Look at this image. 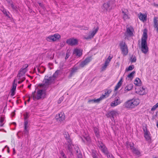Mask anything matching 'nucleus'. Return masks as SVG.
<instances>
[{"instance_id":"nucleus-1","label":"nucleus","mask_w":158,"mask_h":158,"mask_svg":"<svg viewBox=\"0 0 158 158\" xmlns=\"http://www.w3.org/2000/svg\"><path fill=\"white\" fill-rule=\"evenodd\" d=\"M60 72V70H57L52 76H45L43 81V84H41V85L42 86H46L54 83L56 78L58 76Z\"/></svg>"},{"instance_id":"nucleus-2","label":"nucleus","mask_w":158,"mask_h":158,"mask_svg":"<svg viewBox=\"0 0 158 158\" xmlns=\"http://www.w3.org/2000/svg\"><path fill=\"white\" fill-rule=\"evenodd\" d=\"M148 39L147 31L145 29L141 38V50L143 53L145 54L147 53L148 51V48L147 44Z\"/></svg>"},{"instance_id":"nucleus-3","label":"nucleus","mask_w":158,"mask_h":158,"mask_svg":"<svg viewBox=\"0 0 158 158\" xmlns=\"http://www.w3.org/2000/svg\"><path fill=\"white\" fill-rule=\"evenodd\" d=\"M139 103V101L138 99L133 98L126 102L124 103V106L127 108H133L137 106Z\"/></svg>"},{"instance_id":"nucleus-4","label":"nucleus","mask_w":158,"mask_h":158,"mask_svg":"<svg viewBox=\"0 0 158 158\" xmlns=\"http://www.w3.org/2000/svg\"><path fill=\"white\" fill-rule=\"evenodd\" d=\"M23 115L24 116V130L23 132H22V134H24L25 135H28L29 134V131L28 129V121L27 119L29 118L30 115L29 113L26 112L25 113L23 114Z\"/></svg>"},{"instance_id":"nucleus-5","label":"nucleus","mask_w":158,"mask_h":158,"mask_svg":"<svg viewBox=\"0 0 158 158\" xmlns=\"http://www.w3.org/2000/svg\"><path fill=\"white\" fill-rule=\"evenodd\" d=\"M114 6V3L112 0L104 3L102 6L103 11H109Z\"/></svg>"},{"instance_id":"nucleus-6","label":"nucleus","mask_w":158,"mask_h":158,"mask_svg":"<svg viewBox=\"0 0 158 158\" xmlns=\"http://www.w3.org/2000/svg\"><path fill=\"white\" fill-rule=\"evenodd\" d=\"M35 93L36 91H35L33 92L32 94L31 97H32L34 100H35L36 99L39 100L42 98H44L45 95V91L42 89H39L37 91L36 97L35 96Z\"/></svg>"},{"instance_id":"nucleus-7","label":"nucleus","mask_w":158,"mask_h":158,"mask_svg":"<svg viewBox=\"0 0 158 158\" xmlns=\"http://www.w3.org/2000/svg\"><path fill=\"white\" fill-rule=\"evenodd\" d=\"M119 46L123 55L124 56L127 55L128 53V49L127 46L125 42L123 41H120Z\"/></svg>"},{"instance_id":"nucleus-8","label":"nucleus","mask_w":158,"mask_h":158,"mask_svg":"<svg viewBox=\"0 0 158 158\" xmlns=\"http://www.w3.org/2000/svg\"><path fill=\"white\" fill-rule=\"evenodd\" d=\"M144 131V136L146 140L149 143H152L151 137L150 132L147 130L146 127H145L143 129Z\"/></svg>"},{"instance_id":"nucleus-9","label":"nucleus","mask_w":158,"mask_h":158,"mask_svg":"<svg viewBox=\"0 0 158 158\" xmlns=\"http://www.w3.org/2000/svg\"><path fill=\"white\" fill-rule=\"evenodd\" d=\"M25 68L20 69L17 75V77L18 78V80H20L21 79L20 77L23 76L27 72L26 68L28 66V65L27 64H26L25 65Z\"/></svg>"},{"instance_id":"nucleus-10","label":"nucleus","mask_w":158,"mask_h":158,"mask_svg":"<svg viewBox=\"0 0 158 158\" xmlns=\"http://www.w3.org/2000/svg\"><path fill=\"white\" fill-rule=\"evenodd\" d=\"M66 43L69 45L74 46L77 45L78 41L76 39L71 38L67 40Z\"/></svg>"},{"instance_id":"nucleus-11","label":"nucleus","mask_w":158,"mask_h":158,"mask_svg":"<svg viewBox=\"0 0 158 158\" xmlns=\"http://www.w3.org/2000/svg\"><path fill=\"white\" fill-rule=\"evenodd\" d=\"M79 69V68L76 66H74L73 67L71 68L70 73L68 76L69 79L70 78L72 77L74 75L75 73L77 72V70Z\"/></svg>"},{"instance_id":"nucleus-12","label":"nucleus","mask_w":158,"mask_h":158,"mask_svg":"<svg viewBox=\"0 0 158 158\" xmlns=\"http://www.w3.org/2000/svg\"><path fill=\"white\" fill-rule=\"evenodd\" d=\"M91 60V57H88L85 59L83 61L81 62L79 64V66L83 68Z\"/></svg>"},{"instance_id":"nucleus-13","label":"nucleus","mask_w":158,"mask_h":158,"mask_svg":"<svg viewBox=\"0 0 158 158\" xmlns=\"http://www.w3.org/2000/svg\"><path fill=\"white\" fill-rule=\"evenodd\" d=\"M117 114V112L114 110H112L108 112L106 114V116L108 118H111V120H112V119H114V117L116 116Z\"/></svg>"},{"instance_id":"nucleus-14","label":"nucleus","mask_w":158,"mask_h":158,"mask_svg":"<svg viewBox=\"0 0 158 158\" xmlns=\"http://www.w3.org/2000/svg\"><path fill=\"white\" fill-rule=\"evenodd\" d=\"M66 144L67 147L66 150H68L71 154H72V146L74 145L73 144L72 140H69V141H67Z\"/></svg>"},{"instance_id":"nucleus-15","label":"nucleus","mask_w":158,"mask_h":158,"mask_svg":"<svg viewBox=\"0 0 158 158\" xmlns=\"http://www.w3.org/2000/svg\"><path fill=\"white\" fill-rule=\"evenodd\" d=\"M119 97H116L114 101L110 103V106L112 107H114L121 103Z\"/></svg>"},{"instance_id":"nucleus-16","label":"nucleus","mask_w":158,"mask_h":158,"mask_svg":"<svg viewBox=\"0 0 158 158\" xmlns=\"http://www.w3.org/2000/svg\"><path fill=\"white\" fill-rule=\"evenodd\" d=\"M56 117L57 120L61 122L64 120L65 116L64 113L60 112L58 115H56Z\"/></svg>"},{"instance_id":"nucleus-17","label":"nucleus","mask_w":158,"mask_h":158,"mask_svg":"<svg viewBox=\"0 0 158 158\" xmlns=\"http://www.w3.org/2000/svg\"><path fill=\"white\" fill-rule=\"evenodd\" d=\"M82 50H81L80 49L75 48L74 49L73 52V54H75L77 56L80 57L82 54Z\"/></svg>"},{"instance_id":"nucleus-18","label":"nucleus","mask_w":158,"mask_h":158,"mask_svg":"<svg viewBox=\"0 0 158 158\" xmlns=\"http://www.w3.org/2000/svg\"><path fill=\"white\" fill-rule=\"evenodd\" d=\"M158 18L155 17L153 19V27L156 29V31L158 32Z\"/></svg>"},{"instance_id":"nucleus-19","label":"nucleus","mask_w":158,"mask_h":158,"mask_svg":"<svg viewBox=\"0 0 158 158\" xmlns=\"http://www.w3.org/2000/svg\"><path fill=\"white\" fill-rule=\"evenodd\" d=\"M15 79L13 82L12 88L11 89V95L12 96H13L15 94V91L16 90V86H17V84L15 83Z\"/></svg>"},{"instance_id":"nucleus-20","label":"nucleus","mask_w":158,"mask_h":158,"mask_svg":"<svg viewBox=\"0 0 158 158\" xmlns=\"http://www.w3.org/2000/svg\"><path fill=\"white\" fill-rule=\"evenodd\" d=\"M98 29L99 27H97L94 30L92 31L90 35H89L87 37L85 38V39H88L93 38L94 36L98 31Z\"/></svg>"},{"instance_id":"nucleus-21","label":"nucleus","mask_w":158,"mask_h":158,"mask_svg":"<svg viewBox=\"0 0 158 158\" xmlns=\"http://www.w3.org/2000/svg\"><path fill=\"white\" fill-rule=\"evenodd\" d=\"M147 16V15L143 14L141 13H140L138 17L139 19L141 20L144 21L146 20Z\"/></svg>"},{"instance_id":"nucleus-22","label":"nucleus","mask_w":158,"mask_h":158,"mask_svg":"<svg viewBox=\"0 0 158 158\" xmlns=\"http://www.w3.org/2000/svg\"><path fill=\"white\" fill-rule=\"evenodd\" d=\"M134 144L133 143H131L128 141H127L126 143V146L127 148H130L131 150L133 149L134 147Z\"/></svg>"},{"instance_id":"nucleus-23","label":"nucleus","mask_w":158,"mask_h":158,"mask_svg":"<svg viewBox=\"0 0 158 158\" xmlns=\"http://www.w3.org/2000/svg\"><path fill=\"white\" fill-rule=\"evenodd\" d=\"M133 30V29L132 27H131V28L129 27H128L127 28L126 32L128 36H132L133 35V33L132 31V30Z\"/></svg>"},{"instance_id":"nucleus-24","label":"nucleus","mask_w":158,"mask_h":158,"mask_svg":"<svg viewBox=\"0 0 158 158\" xmlns=\"http://www.w3.org/2000/svg\"><path fill=\"white\" fill-rule=\"evenodd\" d=\"M85 139L86 140V144L88 145H90L91 143V140L89 136H87L84 137Z\"/></svg>"},{"instance_id":"nucleus-25","label":"nucleus","mask_w":158,"mask_h":158,"mask_svg":"<svg viewBox=\"0 0 158 158\" xmlns=\"http://www.w3.org/2000/svg\"><path fill=\"white\" fill-rule=\"evenodd\" d=\"M131 150L133 153L137 156L140 155V152L138 149L134 147Z\"/></svg>"},{"instance_id":"nucleus-26","label":"nucleus","mask_w":158,"mask_h":158,"mask_svg":"<svg viewBox=\"0 0 158 158\" xmlns=\"http://www.w3.org/2000/svg\"><path fill=\"white\" fill-rule=\"evenodd\" d=\"M134 84H135L136 85L138 86L141 85V81L139 78L137 77L135 79L134 81Z\"/></svg>"},{"instance_id":"nucleus-27","label":"nucleus","mask_w":158,"mask_h":158,"mask_svg":"<svg viewBox=\"0 0 158 158\" xmlns=\"http://www.w3.org/2000/svg\"><path fill=\"white\" fill-rule=\"evenodd\" d=\"M122 78H121L115 86L114 88L115 91L117 90L120 87V86L122 84Z\"/></svg>"},{"instance_id":"nucleus-28","label":"nucleus","mask_w":158,"mask_h":158,"mask_svg":"<svg viewBox=\"0 0 158 158\" xmlns=\"http://www.w3.org/2000/svg\"><path fill=\"white\" fill-rule=\"evenodd\" d=\"M64 136L67 141H69V140H71L70 136L67 132L65 131L64 133Z\"/></svg>"},{"instance_id":"nucleus-29","label":"nucleus","mask_w":158,"mask_h":158,"mask_svg":"<svg viewBox=\"0 0 158 158\" xmlns=\"http://www.w3.org/2000/svg\"><path fill=\"white\" fill-rule=\"evenodd\" d=\"M133 87V85L132 84H130L127 85L125 87V91H130L132 89Z\"/></svg>"},{"instance_id":"nucleus-30","label":"nucleus","mask_w":158,"mask_h":158,"mask_svg":"<svg viewBox=\"0 0 158 158\" xmlns=\"http://www.w3.org/2000/svg\"><path fill=\"white\" fill-rule=\"evenodd\" d=\"M98 153L96 151L93 149L92 150V155L93 158H98Z\"/></svg>"},{"instance_id":"nucleus-31","label":"nucleus","mask_w":158,"mask_h":158,"mask_svg":"<svg viewBox=\"0 0 158 158\" xmlns=\"http://www.w3.org/2000/svg\"><path fill=\"white\" fill-rule=\"evenodd\" d=\"M46 40L48 41H55V39H54V35H51L49 36L46 38Z\"/></svg>"},{"instance_id":"nucleus-32","label":"nucleus","mask_w":158,"mask_h":158,"mask_svg":"<svg viewBox=\"0 0 158 158\" xmlns=\"http://www.w3.org/2000/svg\"><path fill=\"white\" fill-rule=\"evenodd\" d=\"M94 130L96 136L97 138L99 137L100 135L98 129L96 127H94Z\"/></svg>"},{"instance_id":"nucleus-33","label":"nucleus","mask_w":158,"mask_h":158,"mask_svg":"<svg viewBox=\"0 0 158 158\" xmlns=\"http://www.w3.org/2000/svg\"><path fill=\"white\" fill-rule=\"evenodd\" d=\"M2 11L6 16L7 17L9 18H10V17L9 15L10 14L9 12H7L5 9L3 8V10H2Z\"/></svg>"},{"instance_id":"nucleus-34","label":"nucleus","mask_w":158,"mask_h":158,"mask_svg":"<svg viewBox=\"0 0 158 158\" xmlns=\"http://www.w3.org/2000/svg\"><path fill=\"white\" fill-rule=\"evenodd\" d=\"M135 71H133L131 73H130L127 76V77L130 78L131 80H132L134 76V74L135 73Z\"/></svg>"},{"instance_id":"nucleus-35","label":"nucleus","mask_w":158,"mask_h":158,"mask_svg":"<svg viewBox=\"0 0 158 158\" xmlns=\"http://www.w3.org/2000/svg\"><path fill=\"white\" fill-rule=\"evenodd\" d=\"M110 62V60L106 59L105 61L104 65L102 67V68L103 69H105L108 65Z\"/></svg>"},{"instance_id":"nucleus-36","label":"nucleus","mask_w":158,"mask_h":158,"mask_svg":"<svg viewBox=\"0 0 158 158\" xmlns=\"http://www.w3.org/2000/svg\"><path fill=\"white\" fill-rule=\"evenodd\" d=\"M10 5L13 10H15L16 12H18V7L16 6H15L13 2L11 3Z\"/></svg>"},{"instance_id":"nucleus-37","label":"nucleus","mask_w":158,"mask_h":158,"mask_svg":"<svg viewBox=\"0 0 158 158\" xmlns=\"http://www.w3.org/2000/svg\"><path fill=\"white\" fill-rule=\"evenodd\" d=\"M134 68V66L133 65H132L129 66L128 68H127L126 69V71H129L132 70Z\"/></svg>"},{"instance_id":"nucleus-38","label":"nucleus","mask_w":158,"mask_h":158,"mask_svg":"<svg viewBox=\"0 0 158 158\" xmlns=\"http://www.w3.org/2000/svg\"><path fill=\"white\" fill-rule=\"evenodd\" d=\"M53 35L54 39H55V41L58 40L60 38V35L58 34H55Z\"/></svg>"},{"instance_id":"nucleus-39","label":"nucleus","mask_w":158,"mask_h":158,"mask_svg":"<svg viewBox=\"0 0 158 158\" xmlns=\"http://www.w3.org/2000/svg\"><path fill=\"white\" fill-rule=\"evenodd\" d=\"M4 118L3 117H0V122L1 124L0 125V127H2L3 126V124H2V123L4 121Z\"/></svg>"},{"instance_id":"nucleus-40","label":"nucleus","mask_w":158,"mask_h":158,"mask_svg":"<svg viewBox=\"0 0 158 158\" xmlns=\"http://www.w3.org/2000/svg\"><path fill=\"white\" fill-rule=\"evenodd\" d=\"M136 60V58L135 56L133 57H131V62H135Z\"/></svg>"},{"instance_id":"nucleus-41","label":"nucleus","mask_w":158,"mask_h":158,"mask_svg":"<svg viewBox=\"0 0 158 158\" xmlns=\"http://www.w3.org/2000/svg\"><path fill=\"white\" fill-rule=\"evenodd\" d=\"M129 18V16L127 14L123 16V19L125 20Z\"/></svg>"},{"instance_id":"nucleus-42","label":"nucleus","mask_w":158,"mask_h":158,"mask_svg":"<svg viewBox=\"0 0 158 158\" xmlns=\"http://www.w3.org/2000/svg\"><path fill=\"white\" fill-rule=\"evenodd\" d=\"M102 150L105 153L107 154L108 153V151L106 147L103 148Z\"/></svg>"},{"instance_id":"nucleus-43","label":"nucleus","mask_w":158,"mask_h":158,"mask_svg":"<svg viewBox=\"0 0 158 158\" xmlns=\"http://www.w3.org/2000/svg\"><path fill=\"white\" fill-rule=\"evenodd\" d=\"M157 107L158 106L157 105H156V104L155 105H154L153 106V107L151 108V110L152 111L155 110Z\"/></svg>"},{"instance_id":"nucleus-44","label":"nucleus","mask_w":158,"mask_h":158,"mask_svg":"<svg viewBox=\"0 0 158 158\" xmlns=\"http://www.w3.org/2000/svg\"><path fill=\"white\" fill-rule=\"evenodd\" d=\"M75 150L77 152V154L80 153V150L78 147L76 146V147H74Z\"/></svg>"},{"instance_id":"nucleus-45","label":"nucleus","mask_w":158,"mask_h":158,"mask_svg":"<svg viewBox=\"0 0 158 158\" xmlns=\"http://www.w3.org/2000/svg\"><path fill=\"white\" fill-rule=\"evenodd\" d=\"M122 10L123 15L127 14L126 11H127V10L125 9H122Z\"/></svg>"},{"instance_id":"nucleus-46","label":"nucleus","mask_w":158,"mask_h":158,"mask_svg":"<svg viewBox=\"0 0 158 158\" xmlns=\"http://www.w3.org/2000/svg\"><path fill=\"white\" fill-rule=\"evenodd\" d=\"M94 99L95 101V103H98L101 100H102V99H101V98L100 97L97 99Z\"/></svg>"},{"instance_id":"nucleus-47","label":"nucleus","mask_w":158,"mask_h":158,"mask_svg":"<svg viewBox=\"0 0 158 158\" xmlns=\"http://www.w3.org/2000/svg\"><path fill=\"white\" fill-rule=\"evenodd\" d=\"M88 102V103H95V101L94 99H90L89 100Z\"/></svg>"},{"instance_id":"nucleus-48","label":"nucleus","mask_w":158,"mask_h":158,"mask_svg":"<svg viewBox=\"0 0 158 158\" xmlns=\"http://www.w3.org/2000/svg\"><path fill=\"white\" fill-rule=\"evenodd\" d=\"M78 158H82V155L81 153H79L77 154Z\"/></svg>"},{"instance_id":"nucleus-49","label":"nucleus","mask_w":158,"mask_h":158,"mask_svg":"<svg viewBox=\"0 0 158 158\" xmlns=\"http://www.w3.org/2000/svg\"><path fill=\"white\" fill-rule=\"evenodd\" d=\"M60 154L61 155L62 157H63L66 156L63 151H60Z\"/></svg>"},{"instance_id":"nucleus-50","label":"nucleus","mask_w":158,"mask_h":158,"mask_svg":"<svg viewBox=\"0 0 158 158\" xmlns=\"http://www.w3.org/2000/svg\"><path fill=\"white\" fill-rule=\"evenodd\" d=\"M110 92L109 93V91L108 90L106 92L105 94L104 95H105L106 96H107V97H108L109 96V94L110 93Z\"/></svg>"},{"instance_id":"nucleus-51","label":"nucleus","mask_w":158,"mask_h":158,"mask_svg":"<svg viewBox=\"0 0 158 158\" xmlns=\"http://www.w3.org/2000/svg\"><path fill=\"white\" fill-rule=\"evenodd\" d=\"M99 147L101 149V150H102L103 148L105 147V146L104 145L103 143L102 145H100L99 146Z\"/></svg>"},{"instance_id":"nucleus-52","label":"nucleus","mask_w":158,"mask_h":158,"mask_svg":"<svg viewBox=\"0 0 158 158\" xmlns=\"http://www.w3.org/2000/svg\"><path fill=\"white\" fill-rule=\"evenodd\" d=\"M100 97L101 98V99L102 100L104 98H107V96H106L104 94H102V95Z\"/></svg>"},{"instance_id":"nucleus-53","label":"nucleus","mask_w":158,"mask_h":158,"mask_svg":"<svg viewBox=\"0 0 158 158\" xmlns=\"http://www.w3.org/2000/svg\"><path fill=\"white\" fill-rule=\"evenodd\" d=\"M103 143L101 141H98L97 144L98 146L99 147L100 145H102Z\"/></svg>"},{"instance_id":"nucleus-54","label":"nucleus","mask_w":158,"mask_h":158,"mask_svg":"<svg viewBox=\"0 0 158 158\" xmlns=\"http://www.w3.org/2000/svg\"><path fill=\"white\" fill-rule=\"evenodd\" d=\"M107 156L108 158H113L114 156L112 155L107 154Z\"/></svg>"},{"instance_id":"nucleus-55","label":"nucleus","mask_w":158,"mask_h":158,"mask_svg":"<svg viewBox=\"0 0 158 158\" xmlns=\"http://www.w3.org/2000/svg\"><path fill=\"white\" fill-rule=\"evenodd\" d=\"M70 56V55L69 54V53H68V52H67L66 56L65 58V59L66 60H67L69 57Z\"/></svg>"},{"instance_id":"nucleus-56","label":"nucleus","mask_w":158,"mask_h":158,"mask_svg":"<svg viewBox=\"0 0 158 158\" xmlns=\"http://www.w3.org/2000/svg\"><path fill=\"white\" fill-rule=\"evenodd\" d=\"M63 98L62 97H61L60 98H59V101H58V103H61V101H63V99H62Z\"/></svg>"},{"instance_id":"nucleus-57","label":"nucleus","mask_w":158,"mask_h":158,"mask_svg":"<svg viewBox=\"0 0 158 158\" xmlns=\"http://www.w3.org/2000/svg\"><path fill=\"white\" fill-rule=\"evenodd\" d=\"M15 110L13 112H12L11 113V116H12V117H13L14 116L15 114Z\"/></svg>"},{"instance_id":"nucleus-58","label":"nucleus","mask_w":158,"mask_h":158,"mask_svg":"<svg viewBox=\"0 0 158 158\" xmlns=\"http://www.w3.org/2000/svg\"><path fill=\"white\" fill-rule=\"evenodd\" d=\"M20 80H21L22 82H23V81H24L25 80V77H23V78H20Z\"/></svg>"},{"instance_id":"nucleus-59","label":"nucleus","mask_w":158,"mask_h":158,"mask_svg":"<svg viewBox=\"0 0 158 158\" xmlns=\"http://www.w3.org/2000/svg\"><path fill=\"white\" fill-rule=\"evenodd\" d=\"M7 2L9 3H11V2H12L11 0H6Z\"/></svg>"},{"instance_id":"nucleus-60","label":"nucleus","mask_w":158,"mask_h":158,"mask_svg":"<svg viewBox=\"0 0 158 158\" xmlns=\"http://www.w3.org/2000/svg\"><path fill=\"white\" fill-rule=\"evenodd\" d=\"M112 57H110V56H109L108 58H107V60H110H110H111V59Z\"/></svg>"},{"instance_id":"nucleus-61","label":"nucleus","mask_w":158,"mask_h":158,"mask_svg":"<svg viewBox=\"0 0 158 158\" xmlns=\"http://www.w3.org/2000/svg\"><path fill=\"white\" fill-rule=\"evenodd\" d=\"M13 154H15V148H13Z\"/></svg>"},{"instance_id":"nucleus-62","label":"nucleus","mask_w":158,"mask_h":158,"mask_svg":"<svg viewBox=\"0 0 158 158\" xmlns=\"http://www.w3.org/2000/svg\"><path fill=\"white\" fill-rule=\"evenodd\" d=\"M5 147H7V148H8L7 152L8 153H9V152H10V150H9V147L7 146H5Z\"/></svg>"},{"instance_id":"nucleus-63","label":"nucleus","mask_w":158,"mask_h":158,"mask_svg":"<svg viewBox=\"0 0 158 158\" xmlns=\"http://www.w3.org/2000/svg\"><path fill=\"white\" fill-rule=\"evenodd\" d=\"M20 80V81H18V83L19 84H21L23 82L21 80Z\"/></svg>"},{"instance_id":"nucleus-64","label":"nucleus","mask_w":158,"mask_h":158,"mask_svg":"<svg viewBox=\"0 0 158 158\" xmlns=\"http://www.w3.org/2000/svg\"><path fill=\"white\" fill-rule=\"evenodd\" d=\"M158 115V111L157 112H156V114L155 115V116H157Z\"/></svg>"}]
</instances>
